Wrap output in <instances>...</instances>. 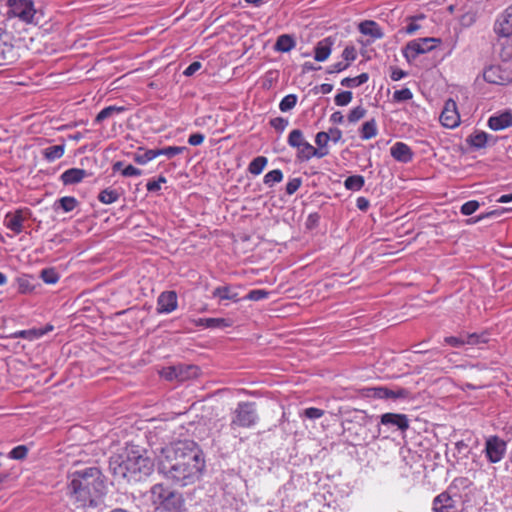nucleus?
<instances>
[{"instance_id": "1", "label": "nucleus", "mask_w": 512, "mask_h": 512, "mask_svg": "<svg viewBox=\"0 0 512 512\" xmlns=\"http://www.w3.org/2000/svg\"><path fill=\"white\" fill-rule=\"evenodd\" d=\"M204 468L203 451L192 440L177 441L161 450L159 470L181 486L195 483L202 475Z\"/></svg>"}, {"instance_id": "2", "label": "nucleus", "mask_w": 512, "mask_h": 512, "mask_svg": "<svg viewBox=\"0 0 512 512\" xmlns=\"http://www.w3.org/2000/svg\"><path fill=\"white\" fill-rule=\"evenodd\" d=\"M66 495L77 507H95L106 495L105 476L95 466L68 472Z\"/></svg>"}, {"instance_id": "3", "label": "nucleus", "mask_w": 512, "mask_h": 512, "mask_svg": "<svg viewBox=\"0 0 512 512\" xmlns=\"http://www.w3.org/2000/svg\"><path fill=\"white\" fill-rule=\"evenodd\" d=\"M152 460L137 449L126 448L119 455L110 459V469L117 479L141 481L153 472Z\"/></svg>"}, {"instance_id": "4", "label": "nucleus", "mask_w": 512, "mask_h": 512, "mask_svg": "<svg viewBox=\"0 0 512 512\" xmlns=\"http://www.w3.org/2000/svg\"><path fill=\"white\" fill-rule=\"evenodd\" d=\"M151 501L160 512H184L185 500L183 495L164 484H155L151 488Z\"/></svg>"}, {"instance_id": "5", "label": "nucleus", "mask_w": 512, "mask_h": 512, "mask_svg": "<svg viewBox=\"0 0 512 512\" xmlns=\"http://www.w3.org/2000/svg\"><path fill=\"white\" fill-rule=\"evenodd\" d=\"M258 421L255 404L252 402H240L233 412L230 423L231 429L250 428Z\"/></svg>"}, {"instance_id": "6", "label": "nucleus", "mask_w": 512, "mask_h": 512, "mask_svg": "<svg viewBox=\"0 0 512 512\" xmlns=\"http://www.w3.org/2000/svg\"><path fill=\"white\" fill-rule=\"evenodd\" d=\"M441 40L434 37L419 38L409 41L403 49V55L408 62L414 61L419 55L433 50Z\"/></svg>"}, {"instance_id": "7", "label": "nucleus", "mask_w": 512, "mask_h": 512, "mask_svg": "<svg viewBox=\"0 0 512 512\" xmlns=\"http://www.w3.org/2000/svg\"><path fill=\"white\" fill-rule=\"evenodd\" d=\"M7 6L10 17H16L27 24L33 23L36 9L32 0H8Z\"/></svg>"}, {"instance_id": "8", "label": "nucleus", "mask_w": 512, "mask_h": 512, "mask_svg": "<svg viewBox=\"0 0 512 512\" xmlns=\"http://www.w3.org/2000/svg\"><path fill=\"white\" fill-rule=\"evenodd\" d=\"M507 443L497 435L486 438L484 453L489 463H499L506 454Z\"/></svg>"}, {"instance_id": "9", "label": "nucleus", "mask_w": 512, "mask_h": 512, "mask_svg": "<svg viewBox=\"0 0 512 512\" xmlns=\"http://www.w3.org/2000/svg\"><path fill=\"white\" fill-rule=\"evenodd\" d=\"M32 212L29 208H19L14 212H8L4 217V225L7 229L11 230L15 234H20L23 229V223L29 219Z\"/></svg>"}, {"instance_id": "10", "label": "nucleus", "mask_w": 512, "mask_h": 512, "mask_svg": "<svg viewBox=\"0 0 512 512\" xmlns=\"http://www.w3.org/2000/svg\"><path fill=\"white\" fill-rule=\"evenodd\" d=\"M439 119L444 128H456L459 126L460 115L455 101L450 99L445 103Z\"/></svg>"}, {"instance_id": "11", "label": "nucleus", "mask_w": 512, "mask_h": 512, "mask_svg": "<svg viewBox=\"0 0 512 512\" xmlns=\"http://www.w3.org/2000/svg\"><path fill=\"white\" fill-rule=\"evenodd\" d=\"M178 307V297L175 291H164L157 298V313L169 314Z\"/></svg>"}, {"instance_id": "12", "label": "nucleus", "mask_w": 512, "mask_h": 512, "mask_svg": "<svg viewBox=\"0 0 512 512\" xmlns=\"http://www.w3.org/2000/svg\"><path fill=\"white\" fill-rule=\"evenodd\" d=\"M432 511L433 512H463L461 509H458L456 506L455 500L452 496L444 491L438 494L432 502Z\"/></svg>"}, {"instance_id": "13", "label": "nucleus", "mask_w": 512, "mask_h": 512, "mask_svg": "<svg viewBox=\"0 0 512 512\" xmlns=\"http://www.w3.org/2000/svg\"><path fill=\"white\" fill-rule=\"evenodd\" d=\"M494 30L498 36L512 37V5L499 16Z\"/></svg>"}, {"instance_id": "14", "label": "nucleus", "mask_w": 512, "mask_h": 512, "mask_svg": "<svg viewBox=\"0 0 512 512\" xmlns=\"http://www.w3.org/2000/svg\"><path fill=\"white\" fill-rule=\"evenodd\" d=\"M466 143L473 150L485 148L489 143L494 144L495 139L491 135L485 133L483 130L475 131L466 139Z\"/></svg>"}, {"instance_id": "15", "label": "nucleus", "mask_w": 512, "mask_h": 512, "mask_svg": "<svg viewBox=\"0 0 512 512\" xmlns=\"http://www.w3.org/2000/svg\"><path fill=\"white\" fill-rule=\"evenodd\" d=\"M297 150V157L300 161H308L313 157L323 158L328 154L327 148L316 149L307 141L301 144Z\"/></svg>"}, {"instance_id": "16", "label": "nucleus", "mask_w": 512, "mask_h": 512, "mask_svg": "<svg viewBox=\"0 0 512 512\" xmlns=\"http://www.w3.org/2000/svg\"><path fill=\"white\" fill-rule=\"evenodd\" d=\"M390 154L396 161L401 163L411 162L414 155L411 148L403 142L393 144L390 148Z\"/></svg>"}, {"instance_id": "17", "label": "nucleus", "mask_w": 512, "mask_h": 512, "mask_svg": "<svg viewBox=\"0 0 512 512\" xmlns=\"http://www.w3.org/2000/svg\"><path fill=\"white\" fill-rule=\"evenodd\" d=\"M381 423L383 425L396 426L403 432L409 428V419L405 414L385 413L381 416Z\"/></svg>"}, {"instance_id": "18", "label": "nucleus", "mask_w": 512, "mask_h": 512, "mask_svg": "<svg viewBox=\"0 0 512 512\" xmlns=\"http://www.w3.org/2000/svg\"><path fill=\"white\" fill-rule=\"evenodd\" d=\"M334 39L326 37L319 41L314 48V59L318 62H323L328 59L331 54Z\"/></svg>"}, {"instance_id": "19", "label": "nucleus", "mask_w": 512, "mask_h": 512, "mask_svg": "<svg viewBox=\"0 0 512 512\" xmlns=\"http://www.w3.org/2000/svg\"><path fill=\"white\" fill-rule=\"evenodd\" d=\"M14 58L15 50L9 41V36L0 34V66L11 62Z\"/></svg>"}, {"instance_id": "20", "label": "nucleus", "mask_w": 512, "mask_h": 512, "mask_svg": "<svg viewBox=\"0 0 512 512\" xmlns=\"http://www.w3.org/2000/svg\"><path fill=\"white\" fill-rule=\"evenodd\" d=\"M87 175L88 174L84 169L70 168L64 171L60 178L64 185H73L80 183L85 177H87Z\"/></svg>"}, {"instance_id": "21", "label": "nucleus", "mask_w": 512, "mask_h": 512, "mask_svg": "<svg viewBox=\"0 0 512 512\" xmlns=\"http://www.w3.org/2000/svg\"><path fill=\"white\" fill-rule=\"evenodd\" d=\"M360 33L363 35L371 36L373 39H381L384 37V33L379 25L372 20H365L358 26Z\"/></svg>"}, {"instance_id": "22", "label": "nucleus", "mask_w": 512, "mask_h": 512, "mask_svg": "<svg viewBox=\"0 0 512 512\" xmlns=\"http://www.w3.org/2000/svg\"><path fill=\"white\" fill-rule=\"evenodd\" d=\"M177 367V381L183 382L193 378H197L200 374V369L196 365L179 364Z\"/></svg>"}, {"instance_id": "23", "label": "nucleus", "mask_w": 512, "mask_h": 512, "mask_svg": "<svg viewBox=\"0 0 512 512\" xmlns=\"http://www.w3.org/2000/svg\"><path fill=\"white\" fill-rule=\"evenodd\" d=\"M123 112H124L123 107L108 106V107L102 109L97 114V116L95 117V119L93 121V124L94 125L100 124L103 120L109 119V118L115 120L116 117H118ZM116 124H117V121H114L113 126H115Z\"/></svg>"}, {"instance_id": "24", "label": "nucleus", "mask_w": 512, "mask_h": 512, "mask_svg": "<svg viewBox=\"0 0 512 512\" xmlns=\"http://www.w3.org/2000/svg\"><path fill=\"white\" fill-rule=\"evenodd\" d=\"M212 296L214 298H218L220 301L231 300L233 302H238L240 300L236 290L229 285L216 287L212 292Z\"/></svg>"}, {"instance_id": "25", "label": "nucleus", "mask_w": 512, "mask_h": 512, "mask_svg": "<svg viewBox=\"0 0 512 512\" xmlns=\"http://www.w3.org/2000/svg\"><path fill=\"white\" fill-rule=\"evenodd\" d=\"M489 128H508L512 126V112L505 111L499 115L491 116L488 120Z\"/></svg>"}, {"instance_id": "26", "label": "nucleus", "mask_w": 512, "mask_h": 512, "mask_svg": "<svg viewBox=\"0 0 512 512\" xmlns=\"http://www.w3.org/2000/svg\"><path fill=\"white\" fill-rule=\"evenodd\" d=\"M296 45L294 38L291 35L283 34L277 38L275 43V50L280 52H289Z\"/></svg>"}, {"instance_id": "27", "label": "nucleus", "mask_w": 512, "mask_h": 512, "mask_svg": "<svg viewBox=\"0 0 512 512\" xmlns=\"http://www.w3.org/2000/svg\"><path fill=\"white\" fill-rule=\"evenodd\" d=\"M64 151V145H53L45 148L42 151V154L48 162H53L57 159H60L64 155Z\"/></svg>"}, {"instance_id": "28", "label": "nucleus", "mask_w": 512, "mask_h": 512, "mask_svg": "<svg viewBox=\"0 0 512 512\" xmlns=\"http://www.w3.org/2000/svg\"><path fill=\"white\" fill-rule=\"evenodd\" d=\"M138 150L144 151L143 153L137 152L133 156V160L139 165H145L148 162L157 158L156 149L144 150L142 147H140Z\"/></svg>"}, {"instance_id": "29", "label": "nucleus", "mask_w": 512, "mask_h": 512, "mask_svg": "<svg viewBox=\"0 0 512 512\" xmlns=\"http://www.w3.org/2000/svg\"><path fill=\"white\" fill-rule=\"evenodd\" d=\"M120 198L119 193L111 188H106L98 194V200L103 204H112L118 201Z\"/></svg>"}, {"instance_id": "30", "label": "nucleus", "mask_w": 512, "mask_h": 512, "mask_svg": "<svg viewBox=\"0 0 512 512\" xmlns=\"http://www.w3.org/2000/svg\"><path fill=\"white\" fill-rule=\"evenodd\" d=\"M267 163L268 160L266 157L258 156L250 162L248 166V171L253 175H259L265 169Z\"/></svg>"}, {"instance_id": "31", "label": "nucleus", "mask_w": 512, "mask_h": 512, "mask_svg": "<svg viewBox=\"0 0 512 512\" xmlns=\"http://www.w3.org/2000/svg\"><path fill=\"white\" fill-rule=\"evenodd\" d=\"M365 180L361 175L349 176L344 181V186L348 190L359 191L364 186Z\"/></svg>"}, {"instance_id": "32", "label": "nucleus", "mask_w": 512, "mask_h": 512, "mask_svg": "<svg viewBox=\"0 0 512 512\" xmlns=\"http://www.w3.org/2000/svg\"><path fill=\"white\" fill-rule=\"evenodd\" d=\"M369 79V75L367 73H362L356 77H346L342 79L341 85L348 88H355L364 83H366Z\"/></svg>"}, {"instance_id": "33", "label": "nucleus", "mask_w": 512, "mask_h": 512, "mask_svg": "<svg viewBox=\"0 0 512 512\" xmlns=\"http://www.w3.org/2000/svg\"><path fill=\"white\" fill-rule=\"evenodd\" d=\"M157 157L158 156H166L167 158L171 159L181 153H183L186 150V147L182 146H168L163 148H155Z\"/></svg>"}, {"instance_id": "34", "label": "nucleus", "mask_w": 512, "mask_h": 512, "mask_svg": "<svg viewBox=\"0 0 512 512\" xmlns=\"http://www.w3.org/2000/svg\"><path fill=\"white\" fill-rule=\"evenodd\" d=\"M206 328H227L232 326L231 320L227 318H206Z\"/></svg>"}, {"instance_id": "35", "label": "nucleus", "mask_w": 512, "mask_h": 512, "mask_svg": "<svg viewBox=\"0 0 512 512\" xmlns=\"http://www.w3.org/2000/svg\"><path fill=\"white\" fill-rule=\"evenodd\" d=\"M28 452L29 449L26 445H18L9 452L8 457L13 460H24Z\"/></svg>"}, {"instance_id": "36", "label": "nucleus", "mask_w": 512, "mask_h": 512, "mask_svg": "<svg viewBox=\"0 0 512 512\" xmlns=\"http://www.w3.org/2000/svg\"><path fill=\"white\" fill-rule=\"evenodd\" d=\"M58 202L64 212H71L78 205L77 199L72 196H64L60 198Z\"/></svg>"}, {"instance_id": "37", "label": "nucleus", "mask_w": 512, "mask_h": 512, "mask_svg": "<svg viewBox=\"0 0 512 512\" xmlns=\"http://www.w3.org/2000/svg\"><path fill=\"white\" fill-rule=\"evenodd\" d=\"M283 179V173L279 169L271 170L264 176V183L272 186L274 183H279Z\"/></svg>"}, {"instance_id": "38", "label": "nucleus", "mask_w": 512, "mask_h": 512, "mask_svg": "<svg viewBox=\"0 0 512 512\" xmlns=\"http://www.w3.org/2000/svg\"><path fill=\"white\" fill-rule=\"evenodd\" d=\"M297 103V96L295 94L286 95L280 102L279 108L281 111L286 112L295 107Z\"/></svg>"}, {"instance_id": "39", "label": "nucleus", "mask_w": 512, "mask_h": 512, "mask_svg": "<svg viewBox=\"0 0 512 512\" xmlns=\"http://www.w3.org/2000/svg\"><path fill=\"white\" fill-rule=\"evenodd\" d=\"M365 114L366 110L361 106H357L348 114V124L355 125L360 119H362L365 116Z\"/></svg>"}, {"instance_id": "40", "label": "nucleus", "mask_w": 512, "mask_h": 512, "mask_svg": "<svg viewBox=\"0 0 512 512\" xmlns=\"http://www.w3.org/2000/svg\"><path fill=\"white\" fill-rule=\"evenodd\" d=\"M42 280L47 284H55L59 280L58 274L54 269H44L41 272Z\"/></svg>"}, {"instance_id": "41", "label": "nucleus", "mask_w": 512, "mask_h": 512, "mask_svg": "<svg viewBox=\"0 0 512 512\" xmlns=\"http://www.w3.org/2000/svg\"><path fill=\"white\" fill-rule=\"evenodd\" d=\"M269 292L264 289H254L251 290L245 297L247 300L251 301H260L268 298Z\"/></svg>"}, {"instance_id": "42", "label": "nucleus", "mask_w": 512, "mask_h": 512, "mask_svg": "<svg viewBox=\"0 0 512 512\" xmlns=\"http://www.w3.org/2000/svg\"><path fill=\"white\" fill-rule=\"evenodd\" d=\"M479 202L476 201V200H470V201H467L465 202L462 206H461V213L465 216H469V215H472L474 212L477 211V209L479 208Z\"/></svg>"}, {"instance_id": "43", "label": "nucleus", "mask_w": 512, "mask_h": 512, "mask_svg": "<svg viewBox=\"0 0 512 512\" xmlns=\"http://www.w3.org/2000/svg\"><path fill=\"white\" fill-rule=\"evenodd\" d=\"M288 142L291 146L296 147L297 149L301 144L305 142L300 130H292L289 135Z\"/></svg>"}, {"instance_id": "44", "label": "nucleus", "mask_w": 512, "mask_h": 512, "mask_svg": "<svg viewBox=\"0 0 512 512\" xmlns=\"http://www.w3.org/2000/svg\"><path fill=\"white\" fill-rule=\"evenodd\" d=\"M335 104L338 106H344L351 102L352 100V92L343 91L335 96Z\"/></svg>"}, {"instance_id": "45", "label": "nucleus", "mask_w": 512, "mask_h": 512, "mask_svg": "<svg viewBox=\"0 0 512 512\" xmlns=\"http://www.w3.org/2000/svg\"><path fill=\"white\" fill-rule=\"evenodd\" d=\"M477 15L474 11H468L460 17V23L463 27H470L476 21Z\"/></svg>"}, {"instance_id": "46", "label": "nucleus", "mask_w": 512, "mask_h": 512, "mask_svg": "<svg viewBox=\"0 0 512 512\" xmlns=\"http://www.w3.org/2000/svg\"><path fill=\"white\" fill-rule=\"evenodd\" d=\"M160 374H161V376L164 379H166L168 381H173V380L177 381V367H176V365L163 368L161 370Z\"/></svg>"}, {"instance_id": "47", "label": "nucleus", "mask_w": 512, "mask_h": 512, "mask_svg": "<svg viewBox=\"0 0 512 512\" xmlns=\"http://www.w3.org/2000/svg\"><path fill=\"white\" fill-rule=\"evenodd\" d=\"M325 414L324 410L316 408V407H309L306 408L303 411V415L308 419H319Z\"/></svg>"}, {"instance_id": "48", "label": "nucleus", "mask_w": 512, "mask_h": 512, "mask_svg": "<svg viewBox=\"0 0 512 512\" xmlns=\"http://www.w3.org/2000/svg\"><path fill=\"white\" fill-rule=\"evenodd\" d=\"M357 52L354 46H346L342 52L344 62L351 63L356 59Z\"/></svg>"}, {"instance_id": "49", "label": "nucleus", "mask_w": 512, "mask_h": 512, "mask_svg": "<svg viewBox=\"0 0 512 512\" xmlns=\"http://www.w3.org/2000/svg\"><path fill=\"white\" fill-rule=\"evenodd\" d=\"M142 175V170L139 168L128 164L126 165L122 170V176L123 177H139Z\"/></svg>"}, {"instance_id": "50", "label": "nucleus", "mask_w": 512, "mask_h": 512, "mask_svg": "<svg viewBox=\"0 0 512 512\" xmlns=\"http://www.w3.org/2000/svg\"><path fill=\"white\" fill-rule=\"evenodd\" d=\"M330 140V136L325 131H320L315 138V142L317 144L316 149L326 148L328 142Z\"/></svg>"}, {"instance_id": "51", "label": "nucleus", "mask_w": 512, "mask_h": 512, "mask_svg": "<svg viewBox=\"0 0 512 512\" xmlns=\"http://www.w3.org/2000/svg\"><path fill=\"white\" fill-rule=\"evenodd\" d=\"M302 181L300 178L290 179L286 184V193L288 195L294 194L301 186Z\"/></svg>"}, {"instance_id": "52", "label": "nucleus", "mask_w": 512, "mask_h": 512, "mask_svg": "<svg viewBox=\"0 0 512 512\" xmlns=\"http://www.w3.org/2000/svg\"><path fill=\"white\" fill-rule=\"evenodd\" d=\"M412 92L408 88L397 90L393 94V98L397 101H407L412 98Z\"/></svg>"}, {"instance_id": "53", "label": "nucleus", "mask_w": 512, "mask_h": 512, "mask_svg": "<svg viewBox=\"0 0 512 512\" xmlns=\"http://www.w3.org/2000/svg\"><path fill=\"white\" fill-rule=\"evenodd\" d=\"M166 182V178L163 176H160L158 180H152L148 181L146 184V189L149 192L158 191L161 189V184Z\"/></svg>"}, {"instance_id": "54", "label": "nucleus", "mask_w": 512, "mask_h": 512, "mask_svg": "<svg viewBox=\"0 0 512 512\" xmlns=\"http://www.w3.org/2000/svg\"><path fill=\"white\" fill-rule=\"evenodd\" d=\"M348 67H349V63H346L344 61L337 62L328 68L327 73H329V74L338 73V72H341V71L347 69Z\"/></svg>"}, {"instance_id": "55", "label": "nucleus", "mask_w": 512, "mask_h": 512, "mask_svg": "<svg viewBox=\"0 0 512 512\" xmlns=\"http://www.w3.org/2000/svg\"><path fill=\"white\" fill-rule=\"evenodd\" d=\"M482 336L483 335H478L476 333L467 334L466 336H464L465 344L475 345L478 344L479 342H486V339L480 340Z\"/></svg>"}, {"instance_id": "56", "label": "nucleus", "mask_w": 512, "mask_h": 512, "mask_svg": "<svg viewBox=\"0 0 512 512\" xmlns=\"http://www.w3.org/2000/svg\"><path fill=\"white\" fill-rule=\"evenodd\" d=\"M445 343L453 347H460L465 345V340L464 337L449 336L445 338Z\"/></svg>"}, {"instance_id": "57", "label": "nucleus", "mask_w": 512, "mask_h": 512, "mask_svg": "<svg viewBox=\"0 0 512 512\" xmlns=\"http://www.w3.org/2000/svg\"><path fill=\"white\" fill-rule=\"evenodd\" d=\"M201 63L198 61L192 62L183 72L185 76H192L194 75L200 68Z\"/></svg>"}, {"instance_id": "58", "label": "nucleus", "mask_w": 512, "mask_h": 512, "mask_svg": "<svg viewBox=\"0 0 512 512\" xmlns=\"http://www.w3.org/2000/svg\"><path fill=\"white\" fill-rule=\"evenodd\" d=\"M205 137L203 134L201 133H194L192 134L189 139H188V143L192 146H198V145H201L204 141Z\"/></svg>"}, {"instance_id": "59", "label": "nucleus", "mask_w": 512, "mask_h": 512, "mask_svg": "<svg viewBox=\"0 0 512 512\" xmlns=\"http://www.w3.org/2000/svg\"><path fill=\"white\" fill-rule=\"evenodd\" d=\"M370 205V202L367 198L365 197H358L357 200H356V207L361 210V211H365L368 209Z\"/></svg>"}, {"instance_id": "60", "label": "nucleus", "mask_w": 512, "mask_h": 512, "mask_svg": "<svg viewBox=\"0 0 512 512\" xmlns=\"http://www.w3.org/2000/svg\"><path fill=\"white\" fill-rule=\"evenodd\" d=\"M407 75V73L399 68H394L391 72V79L393 81H399L402 78H404Z\"/></svg>"}, {"instance_id": "61", "label": "nucleus", "mask_w": 512, "mask_h": 512, "mask_svg": "<svg viewBox=\"0 0 512 512\" xmlns=\"http://www.w3.org/2000/svg\"><path fill=\"white\" fill-rule=\"evenodd\" d=\"M377 135V130H361L360 138L362 140H369Z\"/></svg>"}, {"instance_id": "62", "label": "nucleus", "mask_w": 512, "mask_h": 512, "mask_svg": "<svg viewBox=\"0 0 512 512\" xmlns=\"http://www.w3.org/2000/svg\"><path fill=\"white\" fill-rule=\"evenodd\" d=\"M288 122L282 118H275L271 120V125L274 128H284Z\"/></svg>"}, {"instance_id": "63", "label": "nucleus", "mask_w": 512, "mask_h": 512, "mask_svg": "<svg viewBox=\"0 0 512 512\" xmlns=\"http://www.w3.org/2000/svg\"><path fill=\"white\" fill-rule=\"evenodd\" d=\"M343 119H344V116L342 115L341 112H334L330 118V120L332 121L333 124H342Z\"/></svg>"}, {"instance_id": "64", "label": "nucleus", "mask_w": 512, "mask_h": 512, "mask_svg": "<svg viewBox=\"0 0 512 512\" xmlns=\"http://www.w3.org/2000/svg\"><path fill=\"white\" fill-rule=\"evenodd\" d=\"M420 28V26L418 24L415 23L414 20H412L405 28V32L407 34H413L414 32H416L418 29Z\"/></svg>"}]
</instances>
